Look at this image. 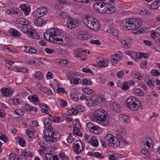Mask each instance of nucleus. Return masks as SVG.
<instances>
[{"label":"nucleus","mask_w":160,"mask_h":160,"mask_svg":"<svg viewBox=\"0 0 160 160\" xmlns=\"http://www.w3.org/2000/svg\"><path fill=\"white\" fill-rule=\"evenodd\" d=\"M60 35V31L56 28L48 29L45 32L44 34L45 40L58 44L63 42L62 39L57 38Z\"/></svg>","instance_id":"1"},{"label":"nucleus","mask_w":160,"mask_h":160,"mask_svg":"<svg viewBox=\"0 0 160 160\" xmlns=\"http://www.w3.org/2000/svg\"><path fill=\"white\" fill-rule=\"evenodd\" d=\"M94 120L100 125L105 126L109 124V118L107 115V112L102 109H99L92 114Z\"/></svg>","instance_id":"2"},{"label":"nucleus","mask_w":160,"mask_h":160,"mask_svg":"<svg viewBox=\"0 0 160 160\" xmlns=\"http://www.w3.org/2000/svg\"><path fill=\"white\" fill-rule=\"evenodd\" d=\"M141 22L138 19L127 18L123 20L120 25L126 29H134L139 28L141 26Z\"/></svg>","instance_id":"3"},{"label":"nucleus","mask_w":160,"mask_h":160,"mask_svg":"<svg viewBox=\"0 0 160 160\" xmlns=\"http://www.w3.org/2000/svg\"><path fill=\"white\" fill-rule=\"evenodd\" d=\"M83 22L85 25L92 30L98 31L101 27L98 22L89 17H86L83 19Z\"/></svg>","instance_id":"4"},{"label":"nucleus","mask_w":160,"mask_h":160,"mask_svg":"<svg viewBox=\"0 0 160 160\" xmlns=\"http://www.w3.org/2000/svg\"><path fill=\"white\" fill-rule=\"evenodd\" d=\"M127 106L130 109L136 111L140 109L141 104L139 100L134 97H131L126 101Z\"/></svg>","instance_id":"5"},{"label":"nucleus","mask_w":160,"mask_h":160,"mask_svg":"<svg viewBox=\"0 0 160 160\" xmlns=\"http://www.w3.org/2000/svg\"><path fill=\"white\" fill-rule=\"evenodd\" d=\"M31 127L28 129L26 131V133L29 138V141L30 142H32L33 138V133L34 132V129L38 127V123L37 121H33L31 122L30 124Z\"/></svg>","instance_id":"6"},{"label":"nucleus","mask_w":160,"mask_h":160,"mask_svg":"<svg viewBox=\"0 0 160 160\" xmlns=\"http://www.w3.org/2000/svg\"><path fill=\"white\" fill-rule=\"evenodd\" d=\"M16 22L18 25V26L20 27L21 30L24 33L26 32L27 28H29L27 26L30 24V22L24 18H21L18 19Z\"/></svg>","instance_id":"7"},{"label":"nucleus","mask_w":160,"mask_h":160,"mask_svg":"<svg viewBox=\"0 0 160 160\" xmlns=\"http://www.w3.org/2000/svg\"><path fill=\"white\" fill-rule=\"evenodd\" d=\"M48 134H46L47 140L48 142H55L59 138L60 135L58 132H54L52 131L47 132Z\"/></svg>","instance_id":"8"},{"label":"nucleus","mask_w":160,"mask_h":160,"mask_svg":"<svg viewBox=\"0 0 160 160\" xmlns=\"http://www.w3.org/2000/svg\"><path fill=\"white\" fill-rule=\"evenodd\" d=\"M107 3L104 2H97L93 5V9L97 12L105 13L106 12V7Z\"/></svg>","instance_id":"9"},{"label":"nucleus","mask_w":160,"mask_h":160,"mask_svg":"<svg viewBox=\"0 0 160 160\" xmlns=\"http://www.w3.org/2000/svg\"><path fill=\"white\" fill-rule=\"evenodd\" d=\"M29 27H30L29 28H28L26 32L24 33H26L29 37L34 39H39L40 37L38 34L37 31L31 27L29 26Z\"/></svg>","instance_id":"10"},{"label":"nucleus","mask_w":160,"mask_h":160,"mask_svg":"<svg viewBox=\"0 0 160 160\" xmlns=\"http://www.w3.org/2000/svg\"><path fill=\"white\" fill-rule=\"evenodd\" d=\"M84 147V144L80 141H76L74 143L73 149L76 153H79L83 150Z\"/></svg>","instance_id":"11"},{"label":"nucleus","mask_w":160,"mask_h":160,"mask_svg":"<svg viewBox=\"0 0 160 160\" xmlns=\"http://www.w3.org/2000/svg\"><path fill=\"white\" fill-rule=\"evenodd\" d=\"M78 25V20L75 19L69 18L67 20L66 25L68 28L72 29L75 28Z\"/></svg>","instance_id":"12"},{"label":"nucleus","mask_w":160,"mask_h":160,"mask_svg":"<svg viewBox=\"0 0 160 160\" xmlns=\"http://www.w3.org/2000/svg\"><path fill=\"white\" fill-rule=\"evenodd\" d=\"M85 109L82 106L78 105L75 107V108H72L68 110V112L70 114L75 115L78 112L83 111Z\"/></svg>","instance_id":"13"},{"label":"nucleus","mask_w":160,"mask_h":160,"mask_svg":"<svg viewBox=\"0 0 160 160\" xmlns=\"http://www.w3.org/2000/svg\"><path fill=\"white\" fill-rule=\"evenodd\" d=\"M105 9L106 12L105 13L106 14L114 13L116 11L114 6L108 3H107Z\"/></svg>","instance_id":"14"},{"label":"nucleus","mask_w":160,"mask_h":160,"mask_svg":"<svg viewBox=\"0 0 160 160\" xmlns=\"http://www.w3.org/2000/svg\"><path fill=\"white\" fill-rule=\"evenodd\" d=\"M97 62L99 66L102 67H107L109 61L106 59H98Z\"/></svg>","instance_id":"15"},{"label":"nucleus","mask_w":160,"mask_h":160,"mask_svg":"<svg viewBox=\"0 0 160 160\" xmlns=\"http://www.w3.org/2000/svg\"><path fill=\"white\" fill-rule=\"evenodd\" d=\"M51 120L48 118H46L44 122V126L46 129V132L49 131H51L53 130V128L51 126L52 123Z\"/></svg>","instance_id":"16"},{"label":"nucleus","mask_w":160,"mask_h":160,"mask_svg":"<svg viewBox=\"0 0 160 160\" xmlns=\"http://www.w3.org/2000/svg\"><path fill=\"white\" fill-rule=\"evenodd\" d=\"M13 91L8 88H2L1 92L2 94L5 96H10L13 93Z\"/></svg>","instance_id":"17"},{"label":"nucleus","mask_w":160,"mask_h":160,"mask_svg":"<svg viewBox=\"0 0 160 160\" xmlns=\"http://www.w3.org/2000/svg\"><path fill=\"white\" fill-rule=\"evenodd\" d=\"M160 6V0H156L153 3L149 4L148 8L152 9H157Z\"/></svg>","instance_id":"18"},{"label":"nucleus","mask_w":160,"mask_h":160,"mask_svg":"<svg viewBox=\"0 0 160 160\" xmlns=\"http://www.w3.org/2000/svg\"><path fill=\"white\" fill-rule=\"evenodd\" d=\"M153 142L152 140L149 138H146V141L144 143L145 148L147 149H150L151 148V146L152 147Z\"/></svg>","instance_id":"19"},{"label":"nucleus","mask_w":160,"mask_h":160,"mask_svg":"<svg viewBox=\"0 0 160 160\" xmlns=\"http://www.w3.org/2000/svg\"><path fill=\"white\" fill-rule=\"evenodd\" d=\"M31 152L29 149L26 148L25 149L20 156V157H24L22 159V160H26L27 159V157L29 156Z\"/></svg>","instance_id":"20"},{"label":"nucleus","mask_w":160,"mask_h":160,"mask_svg":"<svg viewBox=\"0 0 160 160\" xmlns=\"http://www.w3.org/2000/svg\"><path fill=\"white\" fill-rule=\"evenodd\" d=\"M34 24L37 26H43L46 23V22L40 18H37L34 21Z\"/></svg>","instance_id":"21"},{"label":"nucleus","mask_w":160,"mask_h":160,"mask_svg":"<svg viewBox=\"0 0 160 160\" xmlns=\"http://www.w3.org/2000/svg\"><path fill=\"white\" fill-rule=\"evenodd\" d=\"M39 89L42 92L48 95H51L52 92L51 90L44 86H41L39 87Z\"/></svg>","instance_id":"22"},{"label":"nucleus","mask_w":160,"mask_h":160,"mask_svg":"<svg viewBox=\"0 0 160 160\" xmlns=\"http://www.w3.org/2000/svg\"><path fill=\"white\" fill-rule=\"evenodd\" d=\"M84 52V50L79 48L75 50L74 51L75 54L76 55V57L80 58L81 60H82L81 56L83 55Z\"/></svg>","instance_id":"23"},{"label":"nucleus","mask_w":160,"mask_h":160,"mask_svg":"<svg viewBox=\"0 0 160 160\" xmlns=\"http://www.w3.org/2000/svg\"><path fill=\"white\" fill-rule=\"evenodd\" d=\"M120 144V142L119 140L117 138L114 137L110 145L111 146L117 147L119 146Z\"/></svg>","instance_id":"24"},{"label":"nucleus","mask_w":160,"mask_h":160,"mask_svg":"<svg viewBox=\"0 0 160 160\" xmlns=\"http://www.w3.org/2000/svg\"><path fill=\"white\" fill-rule=\"evenodd\" d=\"M120 118L122 121L124 123H129L130 121L129 117L124 114H121L120 116Z\"/></svg>","instance_id":"25"},{"label":"nucleus","mask_w":160,"mask_h":160,"mask_svg":"<svg viewBox=\"0 0 160 160\" xmlns=\"http://www.w3.org/2000/svg\"><path fill=\"white\" fill-rule=\"evenodd\" d=\"M90 131L94 133L98 134L101 132V130L100 128L96 125H94Z\"/></svg>","instance_id":"26"},{"label":"nucleus","mask_w":160,"mask_h":160,"mask_svg":"<svg viewBox=\"0 0 160 160\" xmlns=\"http://www.w3.org/2000/svg\"><path fill=\"white\" fill-rule=\"evenodd\" d=\"M107 32L113 35L119 37L120 35L118 31L114 29L109 28L107 30Z\"/></svg>","instance_id":"27"},{"label":"nucleus","mask_w":160,"mask_h":160,"mask_svg":"<svg viewBox=\"0 0 160 160\" xmlns=\"http://www.w3.org/2000/svg\"><path fill=\"white\" fill-rule=\"evenodd\" d=\"M25 51L26 52H28L29 53H35L37 52L36 49L30 46H25Z\"/></svg>","instance_id":"28"},{"label":"nucleus","mask_w":160,"mask_h":160,"mask_svg":"<svg viewBox=\"0 0 160 160\" xmlns=\"http://www.w3.org/2000/svg\"><path fill=\"white\" fill-rule=\"evenodd\" d=\"M21 9L23 11L25 15H28L30 11V8L26 5H22L21 7Z\"/></svg>","instance_id":"29"},{"label":"nucleus","mask_w":160,"mask_h":160,"mask_svg":"<svg viewBox=\"0 0 160 160\" xmlns=\"http://www.w3.org/2000/svg\"><path fill=\"white\" fill-rule=\"evenodd\" d=\"M112 109L116 112H118L120 111V106L117 102H114L112 104Z\"/></svg>","instance_id":"30"},{"label":"nucleus","mask_w":160,"mask_h":160,"mask_svg":"<svg viewBox=\"0 0 160 160\" xmlns=\"http://www.w3.org/2000/svg\"><path fill=\"white\" fill-rule=\"evenodd\" d=\"M114 138V137L112 135L108 134L105 137L104 139L105 141L108 142V143L109 142L110 144Z\"/></svg>","instance_id":"31"},{"label":"nucleus","mask_w":160,"mask_h":160,"mask_svg":"<svg viewBox=\"0 0 160 160\" xmlns=\"http://www.w3.org/2000/svg\"><path fill=\"white\" fill-rule=\"evenodd\" d=\"M73 132L74 135V134L82 137V136L83 135L82 133L80 131L79 129L77 127H74L73 131Z\"/></svg>","instance_id":"32"},{"label":"nucleus","mask_w":160,"mask_h":160,"mask_svg":"<svg viewBox=\"0 0 160 160\" xmlns=\"http://www.w3.org/2000/svg\"><path fill=\"white\" fill-rule=\"evenodd\" d=\"M34 78L37 80H41L43 78V75L41 72H37L34 75Z\"/></svg>","instance_id":"33"},{"label":"nucleus","mask_w":160,"mask_h":160,"mask_svg":"<svg viewBox=\"0 0 160 160\" xmlns=\"http://www.w3.org/2000/svg\"><path fill=\"white\" fill-rule=\"evenodd\" d=\"M82 91L84 93L89 95L92 94L93 93H94V91L92 89L87 88H82Z\"/></svg>","instance_id":"34"},{"label":"nucleus","mask_w":160,"mask_h":160,"mask_svg":"<svg viewBox=\"0 0 160 160\" xmlns=\"http://www.w3.org/2000/svg\"><path fill=\"white\" fill-rule=\"evenodd\" d=\"M79 94L77 93H72L70 95V98L73 101H76L78 100L79 98Z\"/></svg>","instance_id":"35"},{"label":"nucleus","mask_w":160,"mask_h":160,"mask_svg":"<svg viewBox=\"0 0 160 160\" xmlns=\"http://www.w3.org/2000/svg\"><path fill=\"white\" fill-rule=\"evenodd\" d=\"M89 154L90 155L93 156H95L96 157L100 159H102L104 158V157L103 155H102L101 153L98 152L90 153Z\"/></svg>","instance_id":"36"},{"label":"nucleus","mask_w":160,"mask_h":160,"mask_svg":"<svg viewBox=\"0 0 160 160\" xmlns=\"http://www.w3.org/2000/svg\"><path fill=\"white\" fill-rule=\"evenodd\" d=\"M120 42L121 44L123 45L124 48L126 49H127L131 46L130 44L127 43L126 42L122 39L120 40Z\"/></svg>","instance_id":"37"},{"label":"nucleus","mask_w":160,"mask_h":160,"mask_svg":"<svg viewBox=\"0 0 160 160\" xmlns=\"http://www.w3.org/2000/svg\"><path fill=\"white\" fill-rule=\"evenodd\" d=\"M96 102V101L93 98V97H92L90 98L89 99L87 105L89 107H90L93 105H95Z\"/></svg>","instance_id":"38"},{"label":"nucleus","mask_w":160,"mask_h":160,"mask_svg":"<svg viewBox=\"0 0 160 160\" xmlns=\"http://www.w3.org/2000/svg\"><path fill=\"white\" fill-rule=\"evenodd\" d=\"M39 11L41 12L40 14L41 17L44 16L47 12V9L46 8L44 7H42L39 8Z\"/></svg>","instance_id":"39"},{"label":"nucleus","mask_w":160,"mask_h":160,"mask_svg":"<svg viewBox=\"0 0 160 160\" xmlns=\"http://www.w3.org/2000/svg\"><path fill=\"white\" fill-rule=\"evenodd\" d=\"M133 93L135 95L140 96H143V92L139 88L134 90L133 91Z\"/></svg>","instance_id":"40"},{"label":"nucleus","mask_w":160,"mask_h":160,"mask_svg":"<svg viewBox=\"0 0 160 160\" xmlns=\"http://www.w3.org/2000/svg\"><path fill=\"white\" fill-rule=\"evenodd\" d=\"M112 56L116 59L118 61L120 60L122 58V55L121 52H117L114 54L112 55Z\"/></svg>","instance_id":"41"},{"label":"nucleus","mask_w":160,"mask_h":160,"mask_svg":"<svg viewBox=\"0 0 160 160\" xmlns=\"http://www.w3.org/2000/svg\"><path fill=\"white\" fill-rule=\"evenodd\" d=\"M10 160H22L20 156H18L16 155L14 156L13 154H10Z\"/></svg>","instance_id":"42"},{"label":"nucleus","mask_w":160,"mask_h":160,"mask_svg":"<svg viewBox=\"0 0 160 160\" xmlns=\"http://www.w3.org/2000/svg\"><path fill=\"white\" fill-rule=\"evenodd\" d=\"M28 99L31 101L34 102H37L38 101V97L37 95H35L32 96H29Z\"/></svg>","instance_id":"43"},{"label":"nucleus","mask_w":160,"mask_h":160,"mask_svg":"<svg viewBox=\"0 0 160 160\" xmlns=\"http://www.w3.org/2000/svg\"><path fill=\"white\" fill-rule=\"evenodd\" d=\"M74 134L72 133H68V138L67 139L68 142V143H71L73 140L72 136H74Z\"/></svg>","instance_id":"44"},{"label":"nucleus","mask_w":160,"mask_h":160,"mask_svg":"<svg viewBox=\"0 0 160 160\" xmlns=\"http://www.w3.org/2000/svg\"><path fill=\"white\" fill-rule=\"evenodd\" d=\"M11 35L14 37L20 36L19 32L16 29H12L11 32Z\"/></svg>","instance_id":"45"},{"label":"nucleus","mask_w":160,"mask_h":160,"mask_svg":"<svg viewBox=\"0 0 160 160\" xmlns=\"http://www.w3.org/2000/svg\"><path fill=\"white\" fill-rule=\"evenodd\" d=\"M59 156L62 160H69L68 157L64 152H61L59 154Z\"/></svg>","instance_id":"46"},{"label":"nucleus","mask_w":160,"mask_h":160,"mask_svg":"<svg viewBox=\"0 0 160 160\" xmlns=\"http://www.w3.org/2000/svg\"><path fill=\"white\" fill-rule=\"evenodd\" d=\"M57 62L60 63L61 65L65 66L68 63V61L67 60L63 59H59L57 60Z\"/></svg>","instance_id":"47"},{"label":"nucleus","mask_w":160,"mask_h":160,"mask_svg":"<svg viewBox=\"0 0 160 160\" xmlns=\"http://www.w3.org/2000/svg\"><path fill=\"white\" fill-rule=\"evenodd\" d=\"M149 149L143 148L141 150V152L142 154L145 155L147 157H149L150 154L149 151H148Z\"/></svg>","instance_id":"48"},{"label":"nucleus","mask_w":160,"mask_h":160,"mask_svg":"<svg viewBox=\"0 0 160 160\" xmlns=\"http://www.w3.org/2000/svg\"><path fill=\"white\" fill-rule=\"evenodd\" d=\"M40 12L39 8H38L36 10H35L33 13V15L34 17L37 18L41 17L40 16Z\"/></svg>","instance_id":"49"},{"label":"nucleus","mask_w":160,"mask_h":160,"mask_svg":"<svg viewBox=\"0 0 160 160\" xmlns=\"http://www.w3.org/2000/svg\"><path fill=\"white\" fill-rule=\"evenodd\" d=\"M59 16L61 18L63 19H66L68 17L67 13L64 11L61 12L59 13Z\"/></svg>","instance_id":"50"},{"label":"nucleus","mask_w":160,"mask_h":160,"mask_svg":"<svg viewBox=\"0 0 160 160\" xmlns=\"http://www.w3.org/2000/svg\"><path fill=\"white\" fill-rule=\"evenodd\" d=\"M129 86L127 82H124L122 83V89L123 90L126 91L129 88Z\"/></svg>","instance_id":"51"},{"label":"nucleus","mask_w":160,"mask_h":160,"mask_svg":"<svg viewBox=\"0 0 160 160\" xmlns=\"http://www.w3.org/2000/svg\"><path fill=\"white\" fill-rule=\"evenodd\" d=\"M23 109L27 111H31V106L28 104H25L22 106Z\"/></svg>","instance_id":"52"},{"label":"nucleus","mask_w":160,"mask_h":160,"mask_svg":"<svg viewBox=\"0 0 160 160\" xmlns=\"http://www.w3.org/2000/svg\"><path fill=\"white\" fill-rule=\"evenodd\" d=\"M29 61L30 62V64H38L40 62V61L38 59L36 58H33L31 59Z\"/></svg>","instance_id":"53"},{"label":"nucleus","mask_w":160,"mask_h":160,"mask_svg":"<svg viewBox=\"0 0 160 160\" xmlns=\"http://www.w3.org/2000/svg\"><path fill=\"white\" fill-rule=\"evenodd\" d=\"M15 114L19 116H21L24 114V112L19 109H17L14 111Z\"/></svg>","instance_id":"54"},{"label":"nucleus","mask_w":160,"mask_h":160,"mask_svg":"<svg viewBox=\"0 0 160 160\" xmlns=\"http://www.w3.org/2000/svg\"><path fill=\"white\" fill-rule=\"evenodd\" d=\"M147 63V61L146 60L142 61L140 64L141 68L143 69L145 68L146 67Z\"/></svg>","instance_id":"55"},{"label":"nucleus","mask_w":160,"mask_h":160,"mask_svg":"<svg viewBox=\"0 0 160 160\" xmlns=\"http://www.w3.org/2000/svg\"><path fill=\"white\" fill-rule=\"evenodd\" d=\"M148 10L147 9H142L140 10L139 13V14L141 15H148Z\"/></svg>","instance_id":"56"},{"label":"nucleus","mask_w":160,"mask_h":160,"mask_svg":"<svg viewBox=\"0 0 160 160\" xmlns=\"http://www.w3.org/2000/svg\"><path fill=\"white\" fill-rule=\"evenodd\" d=\"M45 52L48 54L54 53L55 52V50L54 49L48 48H46L45 49Z\"/></svg>","instance_id":"57"},{"label":"nucleus","mask_w":160,"mask_h":160,"mask_svg":"<svg viewBox=\"0 0 160 160\" xmlns=\"http://www.w3.org/2000/svg\"><path fill=\"white\" fill-rule=\"evenodd\" d=\"M0 139L6 142L8 141V138L7 136L4 134H2L0 137Z\"/></svg>","instance_id":"58"},{"label":"nucleus","mask_w":160,"mask_h":160,"mask_svg":"<svg viewBox=\"0 0 160 160\" xmlns=\"http://www.w3.org/2000/svg\"><path fill=\"white\" fill-rule=\"evenodd\" d=\"M151 74L153 76H158L160 74V72L157 70L153 69L151 72Z\"/></svg>","instance_id":"59"},{"label":"nucleus","mask_w":160,"mask_h":160,"mask_svg":"<svg viewBox=\"0 0 160 160\" xmlns=\"http://www.w3.org/2000/svg\"><path fill=\"white\" fill-rule=\"evenodd\" d=\"M111 62L113 65H115L117 63V61H118L115 58L111 56L110 58Z\"/></svg>","instance_id":"60"},{"label":"nucleus","mask_w":160,"mask_h":160,"mask_svg":"<svg viewBox=\"0 0 160 160\" xmlns=\"http://www.w3.org/2000/svg\"><path fill=\"white\" fill-rule=\"evenodd\" d=\"M83 137H84V139L88 143H90L91 138L88 135L84 134Z\"/></svg>","instance_id":"61"},{"label":"nucleus","mask_w":160,"mask_h":160,"mask_svg":"<svg viewBox=\"0 0 160 160\" xmlns=\"http://www.w3.org/2000/svg\"><path fill=\"white\" fill-rule=\"evenodd\" d=\"M90 42L92 44H95L96 45H99L101 44L100 42L98 40H92Z\"/></svg>","instance_id":"62"},{"label":"nucleus","mask_w":160,"mask_h":160,"mask_svg":"<svg viewBox=\"0 0 160 160\" xmlns=\"http://www.w3.org/2000/svg\"><path fill=\"white\" fill-rule=\"evenodd\" d=\"M98 141L96 139H93L91 142L92 145L95 147H98Z\"/></svg>","instance_id":"63"},{"label":"nucleus","mask_w":160,"mask_h":160,"mask_svg":"<svg viewBox=\"0 0 160 160\" xmlns=\"http://www.w3.org/2000/svg\"><path fill=\"white\" fill-rule=\"evenodd\" d=\"M52 154L51 153H47L46 155L45 159L46 160H51Z\"/></svg>","instance_id":"64"}]
</instances>
